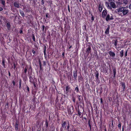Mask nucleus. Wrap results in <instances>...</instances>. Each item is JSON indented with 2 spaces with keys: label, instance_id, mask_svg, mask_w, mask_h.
Instances as JSON below:
<instances>
[{
  "label": "nucleus",
  "instance_id": "nucleus-10",
  "mask_svg": "<svg viewBox=\"0 0 131 131\" xmlns=\"http://www.w3.org/2000/svg\"><path fill=\"white\" fill-rule=\"evenodd\" d=\"M105 5L107 7V8L110 9H112L111 7L109 5V3L107 2H106L105 3Z\"/></svg>",
  "mask_w": 131,
  "mask_h": 131
},
{
  "label": "nucleus",
  "instance_id": "nucleus-26",
  "mask_svg": "<svg viewBox=\"0 0 131 131\" xmlns=\"http://www.w3.org/2000/svg\"><path fill=\"white\" fill-rule=\"evenodd\" d=\"M122 86L123 87V90H124L125 89V85L124 83H123L122 84Z\"/></svg>",
  "mask_w": 131,
  "mask_h": 131
},
{
  "label": "nucleus",
  "instance_id": "nucleus-39",
  "mask_svg": "<svg viewBox=\"0 0 131 131\" xmlns=\"http://www.w3.org/2000/svg\"><path fill=\"white\" fill-rule=\"evenodd\" d=\"M100 100H101V103H102V102H103V101H102V98H101L100 99Z\"/></svg>",
  "mask_w": 131,
  "mask_h": 131
},
{
  "label": "nucleus",
  "instance_id": "nucleus-32",
  "mask_svg": "<svg viewBox=\"0 0 131 131\" xmlns=\"http://www.w3.org/2000/svg\"><path fill=\"white\" fill-rule=\"evenodd\" d=\"M27 90H28V91H29V88L28 87V86H27Z\"/></svg>",
  "mask_w": 131,
  "mask_h": 131
},
{
  "label": "nucleus",
  "instance_id": "nucleus-18",
  "mask_svg": "<svg viewBox=\"0 0 131 131\" xmlns=\"http://www.w3.org/2000/svg\"><path fill=\"white\" fill-rule=\"evenodd\" d=\"M20 13L21 15L22 16H24L25 15L24 14V13L22 11H20Z\"/></svg>",
  "mask_w": 131,
  "mask_h": 131
},
{
  "label": "nucleus",
  "instance_id": "nucleus-45",
  "mask_svg": "<svg viewBox=\"0 0 131 131\" xmlns=\"http://www.w3.org/2000/svg\"><path fill=\"white\" fill-rule=\"evenodd\" d=\"M2 63H3V64L4 65V61H2Z\"/></svg>",
  "mask_w": 131,
  "mask_h": 131
},
{
  "label": "nucleus",
  "instance_id": "nucleus-27",
  "mask_svg": "<svg viewBox=\"0 0 131 131\" xmlns=\"http://www.w3.org/2000/svg\"><path fill=\"white\" fill-rule=\"evenodd\" d=\"M75 90L77 92H78L79 91V89L78 86L76 87L75 89Z\"/></svg>",
  "mask_w": 131,
  "mask_h": 131
},
{
  "label": "nucleus",
  "instance_id": "nucleus-49",
  "mask_svg": "<svg viewBox=\"0 0 131 131\" xmlns=\"http://www.w3.org/2000/svg\"><path fill=\"white\" fill-rule=\"evenodd\" d=\"M109 2L112 1V0H108Z\"/></svg>",
  "mask_w": 131,
  "mask_h": 131
},
{
  "label": "nucleus",
  "instance_id": "nucleus-31",
  "mask_svg": "<svg viewBox=\"0 0 131 131\" xmlns=\"http://www.w3.org/2000/svg\"><path fill=\"white\" fill-rule=\"evenodd\" d=\"M45 26L44 25H43L42 26V30L43 31L45 28Z\"/></svg>",
  "mask_w": 131,
  "mask_h": 131
},
{
  "label": "nucleus",
  "instance_id": "nucleus-33",
  "mask_svg": "<svg viewBox=\"0 0 131 131\" xmlns=\"http://www.w3.org/2000/svg\"><path fill=\"white\" fill-rule=\"evenodd\" d=\"M46 126L47 127L48 126V123L47 121L46 122Z\"/></svg>",
  "mask_w": 131,
  "mask_h": 131
},
{
  "label": "nucleus",
  "instance_id": "nucleus-40",
  "mask_svg": "<svg viewBox=\"0 0 131 131\" xmlns=\"http://www.w3.org/2000/svg\"><path fill=\"white\" fill-rule=\"evenodd\" d=\"M7 26L8 27H9V23H7Z\"/></svg>",
  "mask_w": 131,
  "mask_h": 131
},
{
  "label": "nucleus",
  "instance_id": "nucleus-48",
  "mask_svg": "<svg viewBox=\"0 0 131 131\" xmlns=\"http://www.w3.org/2000/svg\"><path fill=\"white\" fill-rule=\"evenodd\" d=\"M60 131H63V130L61 128L60 129Z\"/></svg>",
  "mask_w": 131,
  "mask_h": 131
},
{
  "label": "nucleus",
  "instance_id": "nucleus-30",
  "mask_svg": "<svg viewBox=\"0 0 131 131\" xmlns=\"http://www.w3.org/2000/svg\"><path fill=\"white\" fill-rule=\"evenodd\" d=\"M121 123H119L118 125V127L120 128L121 127Z\"/></svg>",
  "mask_w": 131,
  "mask_h": 131
},
{
  "label": "nucleus",
  "instance_id": "nucleus-50",
  "mask_svg": "<svg viewBox=\"0 0 131 131\" xmlns=\"http://www.w3.org/2000/svg\"><path fill=\"white\" fill-rule=\"evenodd\" d=\"M79 0V1H80V2H82V0Z\"/></svg>",
  "mask_w": 131,
  "mask_h": 131
},
{
  "label": "nucleus",
  "instance_id": "nucleus-34",
  "mask_svg": "<svg viewBox=\"0 0 131 131\" xmlns=\"http://www.w3.org/2000/svg\"><path fill=\"white\" fill-rule=\"evenodd\" d=\"M12 83L13 84V85H15V83L14 81H13L12 82Z\"/></svg>",
  "mask_w": 131,
  "mask_h": 131
},
{
  "label": "nucleus",
  "instance_id": "nucleus-47",
  "mask_svg": "<svg viewBox=\"0 0 131 131\" xmlns=\"http://www.w3.org/2000/svg\"><path fill=\"white\" fill-rule=\"evenodd\" d=\"M44 52L45 54V53H46V50H45H45H44Z\"/></svg>",
  "mask_w": 131,
  "mask_h": 131
},
{
  "label": "nucleus",
  "instance_id": "nucleus-8",
  "mask_svg": "<svg viewBox=\"0 0 131 131\" xmlns=\"http://www.w3.org/2000/svg\"><path fill=\"white\" fill-rule=\"evenodd\" d=\"M112 19L110 17V15L109 14H108L107 15V16L106 18V21H108V20L111 19Z\"/></svg>",
  "mask_w": 131,
  "mask_h": 131
},
{
  "label": "nucleus",
  "instance_id": "nucleus-14",
  "mask_svg": "<svg viewBox=\"0 0 131 131\" xmlns=\"http://www.w3.org/2000/svg\"><path fill=\"white\" fill-rule=\"evenodd\" d=\"M102 9H103V7H102V6H101V5H99V11L101 12L102 10Z\"/></svg>",
  "mask_w": 131,
  "mask_h": 131
},
{
  "label": "nucleus",
  "instance_id": "nucleus-36",
  "mask_svg": "<svg viewBox=\"0 0 131 131\" xmlns=\"http://www.w3.org/2000/svg\"><path fill=\"white\" fill-rule=\"evenodd\" d=\"M32 52L34 54H35V52L34 50H32Z\"/></svg>",
  "mask_w": 131,
  "mask_h": 131
},
{
  "label": "nucleus",
  "instance_id": "nucleus-55",
  "mask_svg": "<svg viewBox=\"0 0 131 131\" xmlns=\"http://www.w3.org/2000/svg\"><path fill=\"white\" fill-rule=\"evenodd\" d=\"M71 47V46H70V47L69 48L70 49Z\"/></svg>",
  "mask_w": 131,
  "mask_h": 131
},
{
  "label": "nucleus",
  "instance_id": "nucleus-22",
  "mask_svg": "<svg viewBox=\"0 0 131 131\" xmlns=\"http://www.w3.org/2000/svg\"><path fill=\"white\" fill-rule=\"evenodd\" d=\"M21 79L20 80L19 83V88L21 89Z\"/></svg>",
  "mask_w": 131,
  "mask_h": 131
},
{
  "label": "nucleus",
  "instance_id": "nucleus-5",
  "mask_svg": "<svg viewBox=\"0 0 131 131\" xmlns=\"http://www.w3.org/2000/svg\"><path fill=\"white\" fill-rule=\"evenodd\" d=\"M111 5L113 8H115L116 7L115 3L113 1H111L110 2Z\"/></svg>",
  "mask_w": 131,
  "mask_h": 131
},
{
  "label": "nucleus",
  "instance_id": "nucleus-38",
  "mask_svg": "<svg viewBox=\"0 0 131 131\" xmlns=\"http://www.w3.org/2000/svg\"><path fill=\"white\" fill-rule=\"evenodd\" d=\"M3 10V9L2 7H0V11H1L2 10Z\"/></svg>",
  "mask_w": 131,
  "mask_h": 131
},
{
  "label": "nucleus",
  "instance_id": "nucleus-56",
  "mask_svg": "<svg viewBox=\"0 0 131 131\" xmlns=\"http://www.w3.org/2000/svg\"><path fill=\"white\" fill-rule=\"evenodd\" d=\"M74 131H77L76 130H74Z\"/></svg>",
  "mask_w": 131,
  "mask_h": 131
},
{
  "label": "nucleus",
  "instance_id": "nucleus-24",
  "mask_svg": "<svg viewBox=\"0 0 131 131\" xmlns=\"http://www.w3.org/2000/svg\"><path fill=\"white\" fill-rule=\"evenodd\" d=\"M77 74L76 73H73V77L75 79L77 77Z\"/></svg>",
  "mask_w": 131,
  "mask_h": 131
},
{
  "label": "nucleus",
  "instance_id": "nucleus-3",
  "mask_svg": "<svg viewBox=\"0 0 131 131\" xmlns=\"http://www.w3.org/2000/svg\"><path fill=\"white\" fill-rule=\"evenodd\" d=\"M107 14V11L106 10H104L102 13V17L104 18L105 17Z\"/></svg>",
  "mask_w": 131,
  "mask_h": 131
},
{
  "label": "nucleus",
  "instance_id": "nucleus-21",
  "mask_svg": "<svg viewBox=\"0 0 131 131\" xmlns=\"http://www.w3.org/2000/svg\"><path fill=\"white\" fill-rule=\"evenodd\" d=\"M1 3L4 6L5 5V2L3 0H1Z\"/></svg>",
  "mask_w": 131,
  "mask_h": 131
},
{
  "label": "nucleus",
  "instance_id": "nucleus-53",
  "mask_svg": "<svg viewBox=\"0 0 131 131\" xmlns=\"http://www.w3.org/2000/svg\"><path fill=\"white\" fill-rule=\"evenodd\" d=\"M112 126H113V122H112Z\"/></svg>",
  "mask_w": 131,
  "mask_h": 131
},
{
  "label": "nucleus",
  "instance_id": "nucleus-20",
  "mask_svg": "<svg viewBox=\"0 0 131 131\" xmlns=\"http://www.w3.org/2000/svg\"><path fill=\"white\" fill-rule=\"evenodd\" d=\"M113 72L114 74V77H115L116 74V70L115 69H114L113 70Z\"/></svg>",
  "mask_w": 131,
  "mask_h": 131
},
{
  "label": "nucleus",
  "instance_id": "nucleus-7",
  "mask_svg": "<svg viewBox=\"0 0 131 131\" xmlns=\"http://www.w3.org/2000/svg\"><path fill=\"white\" fill-rule=\"evenodd\" d=\"M91 47L89 46L88 48H87L86 50V53L89 54V53H90L91 52Z\"/></svg>",
  "mask_w": 131,
  "mask_h": 131
},
{
  "label": "nucleus",
  "instance_id": "nucleus-44",
  "mask_svg": "<svg viewBox=\"0 0 131 131\" xmlns=\"http://www.w3.org/2000/svg\"><path fill=\"white\" fill-rule=\"evenodd\" d=\"M73 101L74 102L75 101V99H73Z\"/></svg>",
  "mask_w": 131,
  "mask_h": 131
},
{
  "label": "nucleus",
  "instance_id": "nucleus-29",
  "mask_svg": "<svg viewBox=\"0 0 131 131\" xmlns=\"http://www.w3.org/2000/svg\"><path fill=\"white\" fill-rule=\"evenodd\" d=\"M27 70V69L26 68H25L24 69V72L25 73H26Z\"/></svg>",
  "mask_w": 131,
  "mask_h": 131
},
{
  "label": "nucleus",
  "instance_id": "nucleus-46",
  "mask_svg": "<svg viewBox=\"0 0 131 131\" xmlns=\"http://www.w3.org/2000/svg\"><path fill=\"white\" fill-rule=\"evenodd\" d=\"M8 74H9V76H10V72H9Z\"/></svg>",
  "mask_w": 131,
  "mask_h": 131
},
{
  "label": "nucleus",
  "instance_id": "nucleus-52",
  "mask_svg": "<svg viewBox=\"0 0 131 131\" xmlns=\"http://www.w3.org/2000/svg\"><path fill=\"white\" fill-rule=\"evenodd\" d=\"M46 17H48V15H47V14H46Z\"/></svg>",
  "mask_w": 131,
  "mask_h": 131
},
{
  "label": "nucleus",
  "instance_id": "nucleus-35",
  "mask_svg": "<svg viewBox=\"0 0 131 131\" xmlns=\"http://www.w3.org/2000/svg\"><path fill=\"white\" fill-rule=\"evenodd\" d=\"M80 95L79 96V101H80L81 100V99L80 98Z\"/></svg>",
  "mask_w": 131,
  "mask_h": 131
},
{
  "label": "nucleus",
  "instance_id": "nucleus-28",
  "mask_svg": "<svg viewBox=\"0 0 131 131\" xmlns=\"http://www.w3.org/2000/svg\"><path fill=\"white\" fill-rule=\"evenodd\" d=\"M117 43V40H116L114 43V45L115 46H116Z\"/></svg>",
  "mask_w": 131,
  "mask_h": 131
},
{
  "label": "nucleus",
  "instance_id": "nucleus-4",
  "mask_svg": "<svg viewBox=\"0 0 131 131\" xmlns=\"http://www.w3.org/2000/svg\"><path fill=\"white\" fill-rule=\"evenodd\" d=\"M109 54L110 56L112 57H114L115 55V53L114 52L111 51L109 52Z\"/></svg>",
  "mask_w": 131,
  "mask_h": 131
},
{
  "label": "nucleus",
  "instance_id": "nucleus-6",
  "mask_svg": "<svg viewBox=\"0 0 131 131\" xmlns=\"http://www.w3.org/2000/svg\"><path fill=\"white\" fill-rule=\"evenodd\" d=\"M126 8H124V10H123L122 13L124 15H125L127 14L128 12V10L126 9Z\"/></svg>",
  "mask_w": 131,
  "mask_h": 131
},
{
  "label": "nucleus",
  "instance_id": "nucleus-42",
  "mask_svg": "<svg viewBox=\"0 0 131 131\" xmlns=\"http://www.w3.org/2000/svg\"><path fill=\"white\" fill-rule=\"evenodd\" d=\"M129 8L130 9H131V4L129 5Z\"/></svg>",
  "mask_w": 131,
  "mask_h": 131
},
{
  "label": "nucleus",
  "instance_id": "nucleus-25",
  "mask_svg": "<svg viewBox=\"0 0 131 131\" xmlns=\"http://www.w3.org/2000/svg\"><path fill=\"white\" fill-rule=\"evenodd\" d=\"M15 128L17 130L18 129V124L17 123H16V124Z\"/></svg>",
  "mask_w": 131,
  "mask_h": 131
},
{
  "label": "nucleus",
  "instance_id": "nucleus-37",
  "mask_svg": "<svg viewBox=\"0 0 131 131\" xmlns=\"http://www.w3.org/2000/svg\"><path fill=\"white\" fill-rule=\"evenodd\" d=\"M33 39V40L34 41H35V37L34 36H33V39Z\"/></svg>",
  "mask_w": 131,
  "mask_h": 131
},
{
  "label": "nucleus",
  "instance_id": "nucleus-51",
  "mask_svg": "<svg viewBox=\"0 0 131 131\" xmlns=\"http://www.w3.org/2000/svg\"><path fill=\"white\" fill-rule=\"evenodd\" d=\"M79 113V115H81V114L80 113Z\"/></svg>",
  "mask_w": 131,
  "mask_h": 131
},
{
  "label": "nucleus",
  "instance_id": "nucleus-12",
  "mask_svg": "<svg viewBox=\"0 0 131 131\" xmlns=\"http://www.w3.org/2000/svg\"><path fill=\"white\" fill-rule=\"evenodd\" d=\"M95 77H96V79H97L98 78L99 73L97 71H96L95 73Z\"/></svg>",
  "mask_w": 131,
  "mask_h": 131
},
{
  "label": "nucleus",
  "instance_id": "nucleus-54",
  "mask_svg": "<svg viewBox=\"0 0 131 131\" xmlns=\"http://www.w3.org/2000/svg\"><path fill=\"white\" fill-rule=\"evenodd\" d=\"M122 131H124V129L123 127L122 128Z\"/></svg>",
  "mask_w": 131,
  "mask_h": 131
},
{
  "label": "nucleus",
  "instance_id": "nucleus-16",
  "mask_svg": "<svg viewBox=\"0 0 131 131\" xmlns=\"http://www.w3.org/2000/svg\"><path fill=\"white\" fill-rule=\"evenodd\" d=\"M70 127V125L69 124H68V125L67 126V128L66 127H65V128L66 129V130H67L68 131H69V129Z\"/></svg>",
  "mask_w": 131,
  "mask_h": 131
},
{
  "label": "nucleus",
  "instance_id": "nucleus-1",
  "mask_svg": "<svg viewBox=\"0 0 131 131\" xmlns=\"http://www.w3.org/2000/svg\"><path fill=\"white\" fill-rule=\"evenodd\" d=\"M68 110L69 114H71L74 112V108L72 105H70L68 107Z\"/></svg>",
  "mask_w": 131,
  "mask_h": 131
},
{
  "label": "nucleus",
  "instance_id": "nucleus-23",
  "mask_svg": "<svg viewBox=\"0 0 131 131\" xmlns=\"http://www.w3.org/2000/svg\"><path fill=\"white\" fill-rule=\"evenodd\" d=\"M39 65H40V69H41V62L40 60H39Z\"/></svg>",
  "mask_w": 131,
  "mask_h": 131
},
{
  "label": "nucleus",
  "instance_id": "nucleus-13",
  "mask_svg": "<svg viewBox=\"0 0 131 131\" xmlns=\"http://www.w3.org/2000/svg\"><path fill=\"white\" fill-rule=\"evenodd\" d=\"M123 50H122L120 52V56L121 57H122L123 56Z\"/></svg>",
  "mask_w": 131,
  "mask_h": 131
},
{
  "label": "nucleus",
  "instance_id": "nucleus-43",
  "mask_svg": "<svg viewBox=\"0 0 131 131\" xmlns=\"http://www.w3.org/2000/svg\"><path fill=\"white\" fill-rule=\"evenodd\" d=\"M22 32H23L22 31V30H21L20 31V34H21V33H22Z\"/></svg>",
  "mask_w": 131,
  "mask_h": 131
},
{
  "label": "nucleus",
  "instance_id": "nucleus-9",
  "mask_svg": "<svg viewBox=\"0 0 131 131\" xmlns=\"http://www.w3.org/2000/svg\"><path fill=\"white\" fill-rule=\"evenodd\" d=\"M14 5L15 7H16L17 8H19V4L17 2H15L14 3Z\"/></svg>",
  "mask_w": 131,
  "mask_h": 131
},
{
  "label": "nucleus",
  "instance_id": "nucleus-2",
  "mask_svg": "<svg viewBox=\"0 0 131 131\" xmlns=\"http://www.w3.org/2000/svg\"><path fill=\"white\" fill-rule=\"evenodd\" d=\"M124 8H126L125 7H122L121 8H119L117 9V12L118 13H120L123 12V10H124Z\"/></svg>",
  "mask_w": 131,
  "mask_h": 131
},
{
  "label": "nucleus",
  "instance_id": "nucleus-15",
  "mask_svg": "<svg viewBox=\"0 0 131 131\" xmlns=\"http://www.w3.org/2000/svg\"><path fill=\"white\" fill-rule=\"evenodd\" d=\"M66 124V123L65 122H63V123L62 122V127H65Z\"/></svg>",
  "mask_w": 131,
  "mask_h": 131
},
{
  "label": "nucleus",
  "instance_id": "nucleus-41",
  "mask_svg": "<svg viewBox=\"0 0 131 131\" xmlns=\"http://www.w3.org/2000/svg\"><path fill=\"white\" fill-rule=\"evenodd\" d=\"M127 51L126 52L125 54V56L126 57L127 56Z\"/></svg>",
  "mask_w": 131,
  "mask_h": 131
},
{
  "label": "nucleus",
  "instance_id": "nucleus-19",
  "mask_svg": "<svg viewBox=\"0 0 131 131\" xmlns=\"http://www.w3.org/2000/svg\"><path fill=\"white\" fill-rule=\"evenodd\" d=\"M123 2L125 4H127L128 3V0H123Z\"/></svg>",
  "mask_w": 131,
  "mask_h": 131
},
{
  "label": "nucleus",
  "instance_id": "nucleus-11",
  "mask_svg": "<svg viewBox=\"0 0 131 131\" xmlns=\"http://www.w3.org/2000/svg\"><path fill=\"white\" fill-rule=\"evenodd\" d=\"M110 29V28L109 27H107L105 32V33L106 34H108L109 33V30Z\"/></svg>",
  "mask_w": 131,
  "mask_h": 131
},
{
  "label": "nucleus",
  "instance_id": "nucleus-17",
  "mask_svg": "<svg viewBox=\"0 0 131 131\" xmlns=\"http://www.w3.org/2000/svg\"><path fill=\"white\" fill-rule=\"evenodd\" d=\"M70 88L69 86H67L66 88V91L67 92H69Z\"/></svg>",
  "mask_w": 131,
  "mask_h": 131
}]
</instances>
